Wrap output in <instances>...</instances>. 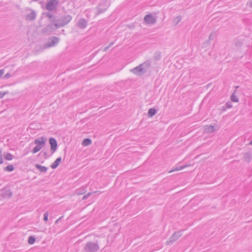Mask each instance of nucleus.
Returning <instances> with one entry per match:
<instances>
[{
  "mask_svg": "<svg viewBox=\"0 0 252 252\" xmlns=\"http://www.w3.org/2000/svg\"><path fill=\"white\" fill-rule=\"evenodd\" d=\"M36 238L35 236L31 235L28 238V243L30 245L33 244L35 242Z\"/></svg>",
  "mask_w": 252,
  "mask_h": 252,
  "instance_id": "obj_26",
  "label": "nucleus"
},
{
  "mask_svg": "<svg viewBox=\"0 0 252 252\" xmlns=\"http://www.w3.org/2000/svg\"><path fill=\"white\" fill-rule=\"evenodd\" d=\"M224 105L226 106L227 108H231L233 107L231 102L229 101H227Z\"/></svg>",
  "mask_w": 252,
  "mask_h": 252,
  "instance_id": "obj_33",
  "label": "nucleus"
},
{
  "mask_svg": "<svg viewBox=\"0 0 252 252\" xmlns=\"http://www.w3.org/2000/svg\"><path fill=\"white\" fill-rule=\"evenodd\" d=\"M56 23H51L47 25L45 27L42 29V33L44 35H50L54 32L59 29L58 26H56Z\"/></svg>",
  "mask_w": 252,
  "mask_h": 252,
  "instance_id": "obj_4",
  "label": "nucleus"
},
{
  "mask_svg": "<svg viewBox=\"0 0 252 252\" xmlns=\"http://www.w3.org/2000/svg\"><path fill=\"white\" fill-rule=\"evenodd\" d=\"M35 167L41 173H45L48 170V168L46 166H42L39 164H36Z\"/></svg>",
  "mask_w": 252,
  "mask_h": 252,
  "instance_id": "obj_19",
  "label": "nucleus"
},
{
  "mask_svg": "<svg viewBox=\"0 0 252 252\" xmlns=\"http://www.w3.org/2000/svg\"><path fill=\"white\" fill-rule=\"evenodd\" d=\"M249 6L252 8V0L249 2Z\"/></svg>",
  "mask_w": 252,
  "mask_h": 252,
  "instance_id": "obj_42",
  "label": "nucleus"
},
{
  "mask_svg": "<svg viewBox=\"0 0 252 252\" xmlns=\"http://www.w3.org/2000/svg\"><path fill=\"white\" fill-rule=\"evenodd\" d=\"M144 21L147 24L154 25L156 23L157 19L151 14H148L145 16Z\"/></svg>",
  "mask_w": 252,
  "mask_h": 252,
  "instance_id": "obj_9",
  "label": "nucleus"
},
{
  "mask_svg": "<svg viewBox=\"0 0 252 252\" xmlns=\"http://www.w3.org/2000/svg\"><path fill=\"white\" fill-rule=\"evenodd\" d=\"M181 231H175L166 242L167 245H170L176 241L181 236Z\"/></svg>",
  "mask_w": 252,
  "mask_h": 252,
  "instance_id": "obj_6",
  "label": "nucleus"
},
{
  "mask_svg": "<svg viewBox=\"0 0 252 252\" xmlns=\"http://www.w3.org/2000/svg\"><path fill=\"white\" fill-rule=\"evenodd\" d=\"M157 110L155 108H150L148 111V117L152 118L157 113Z\"/></svg>",
  "mask_w": 252,
  "mask_h": 252,
  "instance_id": "obj_21",
  "label": "nucleus"
},
{
  "mask_svg": "<svg viewBox=\"0 0 252 252\" xmlns=\"http://www.w3.org/2000/svg\"><path fill=\"white\" fill-rule=\"evenodd\" d=\"M252 158V154L250 152L245 153L243 154V159L244 161L250 163Z\"/></svg>",
  "mask_w": 252,
  "mask_h": 252,
  "instance_id": "obj_15",
  "label": "nucleus"
},
{
  "mask_svg": "<svg viewBox=\"0 0 252 252\" xmlns=\"http://www.w3.org/2000/svg\"><path fill=\"white\" fill-rule=\"evenodd\" d=\"M93 193L92 192H89L87 194V195H88V196L89 197V196H90Z\"/></svg>",
  "mask_w": 252,
  "mask_h": 252,
  "instance_id": "obj_44",
  "label": "nucleus"
},
{
  "mask_svg": "<svg viewBox=\"0 0 252 252\" xmlns=\"http://www.w3.org/2000/svg\"><path fill=\"white\" fill-rule=\"evenodd\" d=\"M140 65H142L144 70L145 71V73L146 72L147 69L150 68L151 65V62L150 60H147V61L144 62L142 63H141Z\"/></svg>",
  "mask_w": 252,
  "mask_h": 252,
  "instance_id": "obj_20",
  "label": "nucleus"
},
{
  "mask_svg": "<svg viewBox=\"0 0 252 252\" xmlns=\"http://www.w3.org/2000/svg\"><path fill=\"white\" fill-rule=\"evenodd\" d=\"M114 42L112 41L109 44V45H108L107 46H106L102 50L104 52H105L110 47H111L113 44H114Z\"/></svg>",
  "mask_w": 252,
  "mask_h": 252,
  "instance_id": "obj_32",
  "label": "nucleus"
},
{
  "mask_svg": "<svg viewBox=\"0 0 252 252\" xmlns=\"http://www.w3.org/2000/svg\"><path fill=\"white\" fill-rule=\"evenodd\" d=\"M4 72V70L3 69H1L0 70V78L2 76Z\"/></svg>",
  "mask_w": 252,
  "mask_h": 252,
  "instance_id": "obj_38",
  "label": "nucleus"
},
{
  "mask_svg": "<svg viewBox=\"0 0 252 252\" xmlns=\"http://www.w3.org/2000/svg\"><path fill=\"white\" fill-rule=\"evenodd\" d=\"M239 87V86H236V87H235V88L237 89H238Z\"/></svg>",
  "mask_w": 252,
  "mask_h": 252,
  "instance_id": "obj_46",
  "label": "nucleus"
},
{
  "mask_svg": "<svg viewBox=\"0 0 252 252\" xmlns=\"http://www.w3.org/2000/svg\"><path fill=\"white\" fill-rule=\"evenodd\" d=\"M91 143H92V140L91 139H90L89 138H85L82 142V144L85 146H89V145H91Z\"/></svg>",
  "mask_w": 252,
  "mask_h": 252,
  "instance_id": "obj_24",
  "label": "nucleus"
},
{
  "mask_svg": "<svg viewBox=\"0 0 252 252\" xmlns=\"http://www.w3.org/2000/svg\"><path fill=\"white\" fill-rule=\"evenodd\" d=\"M227 108L226 107V106L224 105V106L221 107V110L222 111H225L226 110Z\"/></svg>",
  "mask_w": 252,
  "mask_h": 252,
  "instance_id": "obj_39",
  "label": "nucleus"
},
{
  "mask_svg": "<svg viewBox=\"0 0 252 252\" xmlns=\"http://www.w3.org/2000/svg\"><path fill=\"white\" fill-rule=\"evenodd\" d=\"M7 94H8L7 92H5L4 93L2 92H0V99H1L2 98H3L4 95Z\"/></svg>",
  "mask_w": 252,
  "mask_h": 252,
  "instance_id": "obj_35",
  "label": "nucleus"
},
{
  "mask_svg": "<svg viewBox=\"0 0 252 252\" xmlns=\"http://www.w3.org/2000/svg\"><path fill=\"white\" fill-rule=\"evenodd\" d=\"M212 34H211L209 36V40H207L204 43H203V45L205 46V45L206 44H207L209 42V41L210 40H211L212 39Z\"/></svg>",
  "mask_w": 252,
  "mask_h": 252,
  "instance_id": "obj_36",
  "label": "nucleus"
},
{
  "mask_svg": "<svg viewBox=\"0 0 252 252\" xmlns=\"http://www.w3.org/2000/svg\"><path fill=\"white\" fill-rule=\"evenodd\" d=\"M12 192L7 188H3L1 190L0 196L3 198H9L12 196Z\"/></svg>",
  "mask_w": 252,
  "mask_h": 252,
  "instance_id": "obj_11",
  "label": "nucleus"
},
{
  "mask_svg": "<svg viewBox=\"0 0 252 252\" xmlns=\"http://www.w3.org/2000/svg\"><path fill=\"white\" fill-rule=\"evenodd\" d=\"M14 170V167L13 165H8L4 168V170L6 172H12Z\"/></svg>",
  "mask_w": 252,
  "mask_h": 252,
  "instance_id": "obj_27",
  "label": "nucleus"
},
{
  "mask_svg": "<svg viewBox=\"0 0 252 252\" xmlns=\"http://www.w3.org/2000/svg\"><path fill=\"white\" fill-rule=\"evenodd\" d=\"M11 74L10 73H7L4 76L3 78L8 79L11 77Z\"/></svg>",
  "mask_w": 252,
  "mask_h": 252,
  "instance_id": "obj_37",
  "label": "nucleus"
},
{
  "mask_svg": "<svg viewBox=\"0 0 252 252\" xmlns=\"http://www.w3.org/2000/svg\"><path fill=\"white\" fill-rule=\"evenodd\" d=\"M49 213L48 212L46 211L44 213L43 215V220L45 222H47L48 220Z\"/></svg>",
  "mask_w": 252,
  "mask_h": 252,
  "instance_id": "obj_31",
  "label": "nucleus"
},
{
  "mask_svg": "<svg viewBox=\"0 0 252 252\" xmlns=\"http://www.w3.org/2000/svg\"><path fill=\"white\" fill-rule=\"evenodd\" d=\"M88 25V21L84 18L80 19L77 23V25L78 27L81 29H84L86 28Z\"/></svg>",
  "mask_w": 252,
  "mask_h": 252,
  "instance_id": "obj_12",
  "label": "nucleus"
},
{
  "mask_svg": "<svg viewBox=\"0 0 252 252\" xmlns=\"http://www.w3.org/2000/svg\"><path fill=\"white\" fill-rule=\"evenodd\" d=\"M234 45L237 48H240L243 44V40L236 38L234 40Z\"/></svg>",
  "mask_w": 252,
  "mask_h": 252,
  "instance_id": "obj_17",
  "label": "nucleus"
},
{
  "mask_svg": "<svg viewBox=\"0 0 252 252\" xmlns=\"http://www.w3.org/2000/svg\"><path fill=\"white\" fill-rule=\"evenodd\" d=\"M3 157H4V158L6 160H11L13 158V156L11 154H10L9 153H6V154L4 153L3 154Z\"/></svg>",
  "mask_w": 252,
  "mask_h": 252,
  "instance_id": "obj_25",
  "label": "nucleus"
},
{
  "mask_svg": "<svg viewBox=\"0 0 252 252\" xmlns=\"http://www.w3.org/2000/svg\"><path fill=\"white\" fill-rule=\"evenodd\" d=\"M99 250V247L97 241L96 242L90 241L84 246L83 252H97Z\"/></svg>",
  "mask_w": 252,
  "mask_h": 252,
  "instance_id": "obj_2",
  "label": "nucleus"
},
{
  "mask_svg": "<svg viewBox=\"0 0 252 252\" xmlns=\"http://www.w3.org/2000/svg\"><path fill=\"white\" fill-rule=\"evenodd\" d=\"M216 130L213 126H206L204 128V132L206 133H210L214 132Z\"/></svg>",
  "mask_w": 252,
  "mask_h": 252,
  "instance_id": "obj_16",
  "label": "nucleus"
},
{
  "mask_svg": "<svg viewBox=\"0 0 252 252\" xmlns=\"http://www.w3.org/2000/svg\"><path fill=\"white\" fill-rule=\"evenodd\" d=\"M63 218V216L59 218L57 220H56L55 223L57 224L58 223L59 221H61L62 218Z\"/></svg>",
  "mask_w": 252,
  "mask_h": 252,
  "instance_id": "obj_40",
  "label": "nucleus"
},
{
  "mask_svg": "<svg viewBox=\"0 0 252 252\" xmlns=\"http://www.w3.org/2000/svg\"><path fill=\"white\" fill-rule=\"evenodd\" d=\"M59 38L56 36H52L49 38L48 41L44 44V48H47L56 46L59 42Z\"/></svg>",
  "mask_w": 252,
  "mask_h": 252,
  "instance_id": "obj_7",
  "label": "nucleus"
},
{
  "mask_svg": "<svg viewBox=\"0 0 252 252\" xmlns=\"http://www.w3.org/2000/svg\"><path fill=\"white\" fill-rule=\"evenodd\" d=\"M59 0H49L45 6L46 10L49 11H52L56 10L59 4Z\"/></svg>",
  "mask_w": 252,
  "mask_h": 252,
  "instance_id": "obj_5",
  "label": "nucleus"
},
{
  "mask_svg": "<svg viewBox=\"0 0 252 252\" xmlns=\"http://www.w3.org/2000/svg\"><path fill=\"white\" fill-rule=\"evenodd\" d=\"M62 161V158L61 157L58 158L55 161L50 165V167L52 169H56L60 164Z\"/></svg>",
  "mask_w": 252,
  "mask_h": 252,
  "instance_id": "obj_18",
  "label": "nucleus"
},
{
  "mask_svg": "<svg viewBox=\"0 0 252 252\" xmlns=\"http://www.w3.org/2000/svg\"><path fill=\"white\" fill-rule=\"evenodd\" d=\"M181 20H182V17L181 16H178L176 17L174 20L175 25H177V24H178V23H179L180 22Z\"/></svg>",
  "mask_w": 252,
  "mask_h": 252,
  "instance_id": "obj_30",
  "label": "nucleus"
},
{
  "mask_svg": "<svg viewBox=\"0 0 252 252\" xmlns=\"http://www.w3.org/2000/svg\"><path fill=\"white\" fill-rule=\"evenodd\" d=\"M3 162V160L2 158V149L0 148V164H2Z\"/></svg>",
  "mask_w": 252,
  "mask_h": 252,
  "instance_id": "obj_34",
  "label": "nucleus"
},
{
  "mask_svg": "<svg viewBox=\"0 0 252 252\" xmlns=\"http://www.w3.org/2000/svg\"><path fill=\"white\" fill-rule=\"evenodd\" d=\"M32 11L30 13L28 14L26 16V20L28 21H33L36 18V12L34 10H32Z\"/></svg>",
  "mask_w": 252,
  "mask_h": 252,
  "instance_id": "obj_14",
  "label": "nucleus"
},
{
  "mask_svg": "<svg viewBox=\"0 0 252 252\" xmlns=\"http://www.w3.org/2000/svg\"><path fill=\"white\" fill-rule=\"evenodd\" d=\"M49 142L51 146V152L53 154L57 150L58 148V143L56 139L54 137H50L49 139Z\"/></svg>",
  "mask_w": 252,
  "mask_h": 252,
  "instance_id": "obj_10",
  "label": "nucleus"
},
{
  "mask_svg": "<svg viewBox=\"0 0 252 252\" xmlns=\"http://www.w3.org/2000/svg\"><path fill=\"white\" fill-rule=\"evenodd\" d=\"M144 69H143V67L142 66V65H140V64L138 66L130 69V71L132 72L133 74L137 76H140L145 73V71L144 70Z\"/></svg>",
  "mask_w": 252,
  "mask_h": 252,
  "instance_id": "obj_8",
  "label": "nucleus"
},
{
  "mask_svg": "<svg viewBox=\"0 0 252 252\" xmlns=\"http://www.w3.org/2000/svg\"><path fill=\"white\" fill-rule=\"evenodd\" d=\"M47 139L43 137H40L34 140V143L36 146L33 148L32 152L33 154H35L39 152L45 145Z\"/></svg>",
  "mask_w": 252,
  "mask_h": 252,
  "instance_id": "obj_1",
  "label": "nucleus"
},
{
  "mask_svg": "<svg viewBox=\"0 0 252 252\" xmlns=\"http://www.w3.org/2000/svg\"><path fill=\"white\" fill-rule=\"evenodd\" d=\"M187 166H188V165H184L183 166H177L175 168H174L173 169H172V170L169 171V172H173L175 171H179V170L184 169V168H185Z\"/></svg>",
  "mask_w": 252,
  "mask_h": 252,
  "instance_id": "obj_28",
  "label": "nucleus"
},
{
  "mask_svg": "<svg viewBox=\"0 0 252 252\" xmlns=\"http://www.w3.org/2000/svg\"><path fill=\"white\" fill-rule=\"evenodd\" d=\"M236 90H234L233 92V93L230 96V99L233 102H239V98H238V97L236 95Z\"/></svg>",
  "mask_w": 252,
  "mask_h": 252,
  "instance_id": "obj_22",
  "label": "nucleus"
},
{
  "mask_svg": "<svg viewBox=\"0 0 252 252\" xmlns=\"http://www.w3.org/2000/svg\"><path fill=\"white\" fill-rule=\"evenodd\" d=\"M161 58V52L159 51L156 52L153 56V58L155 61H159Z\"/></svg>",
  "mask_w": 252,
  "mask_h": 252,
  "instance_id": "obj_23",
  "label": "nucleus"
},
{
  "mask_svg": "<svg viewBox=\"0 0 252 252\" xmlns=\"http://www.w3.org/2000/svg\"><path fill=\"white\" fill-rule=\"evenodd\" d=\"M42 15H45L49 19V20L52 22V23H55L56 22V19H57V17L56 16L54 15L51 12V11H48V12H43L42 13Z\"/></svg>",
  "mask_w": 252,
  "mask_h": 252,
  "instance_id": "obj_13",
  "label": "nucleus"
},
{
  "mask_svg": "<svg viewBox=\"0 0 252 252\" xmlns=\"http://www.w3.org/2000/svg\"><path fill=\"white\" fill-rule=\"evenodd\" d=\"M44 158H47V152H45L44 153Z\"/></svg>",
  "mask_w": 252,
  "mask_h": 252,
  "instance_id": "obj_43",
  "label": "nucleus"
},
{
  "mask_svg": "<svg viewBox=\"0 0 252 252\" xmlns=\"http://www.w3.org/2000/svg\"><path fill=\"white\" fill-rule=\"evenodd\" d=\"M101 6V4H99L97 6V14H99L100 13H102L104 12H105V11L106 10V8H101L100 7Z\"/></svg>",
  "mask_w": 252,
  "mask_h": 252,
  "instance_id": "obj_29",
  "label": "nucleus"
},
{
  "mask_svg": "<svg viewBox=\"0 0 252 252\" xmlns=\"http://www.w3.org/2000/svg\"><path fill=\"white\" fill-rule=\"evenodd\" d=\"M72 17L70 15H66L64 16H62L60 18L56 19V26H58L59 29L67 25L72 20Z\"/></svg>",
  "mask_w": 252,
  "mask_h": 252,
  "instance_id": "obj_3",
  "label": "nucleus"
},
{
  "mask_svg": "<svg viewBox=\"0 0 252 252\" xmlns=\"http://www.w3.org/2000/svg\"><path fill=\"white\" fill-rule=\"evenodd\" d=\"M88 197V195L86 194V195H85L83 197V199L84 200V199H87V198Z\"/></svg>",
  "mask_w": 252,
  "mask_h": 252,
  "instance_id": "obj_41",
  "label": "nucleus"
},
{
  "mask_svg": "<svg viewBox=\"0 0 252 252\" xmlns=\"http://www.w3.org/2000/svg\"><path fill=\"white\" fill-rule=\"evenodd\" d=\"M250 145H252V140L250 142Z\"/></svg>",
  "mask_w": 252,
  "mask_h": 252,
  "instance_id": "obj_45",
  "label": "nucleus"
}]
</instances>
